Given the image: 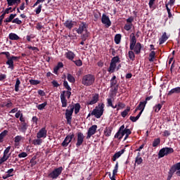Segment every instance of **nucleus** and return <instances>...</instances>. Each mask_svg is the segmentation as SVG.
<instances>
[{"label":"nucleus","mask_w":180,"mask_h":180,"mask_svg":"<svg viewBox=\"0 0 180 180\" xmlns=\"http://www.w3.org/2000/svg\"><path fill=\"white\" fill-rule=\"evenodd\" d=\"M117 91H119V84H117L115 86H114L112 95L116 96V95L117 94Z\"/></svg>","instance_id":"49"},{"label":"nucleus","mask_w":180,"mask_h":180,"mask_svg":"<svg viewBox=\"0 0 180 180\" xmlns=\"http://www.w3.org/2000/svg\"><path fill=\"white\" fill-rule=\"evenodd\" d=\"M6 64L8 65V68H11V70H14L15 66L13 65V61L11 58L8 59V60L6 62Z\"/></svg>","instance_id":"29"},{"label":"nucleus","mask_w":180,"mask_h":180,"mask_svg":"<svg viewBox=\"0 0 180 180\" xmlns=\"http://www.w3.org/2000/svg\"><path fill=\"white\" fill-rule=\"evenodd\" d=\"M101 22L103 25H105L107 27H110L112 25V22L109 18V16L106 15V14L103 13L101 18Z\"/></svg>","instance_id":"12"},{"label":"nucleus","mask_w":180,"mask_h":180,"mask_svg":"<svg viewBox=\"0 0 180 180\" xmlns=\"http://www.w3.org/2000/svg\"><path fill=\"white\" fill-rule=\"evenodd\" d=\"M63 86L68 90V91H72V89H71V86H70V85H68V82H67L66 80H64L63 82Z\"/></svg>","instance_id":"48"},{"label":"nucleus","mask_w":180,"mask_h":180,"mask_svg":"<svg viewBox=\"0 0 180 180\" xmlns=\"http://www.w3.org/2000/svg\"><path fill=\"white\" fill-rule=\"evenodd\" d=\"M125 151H126V149H122L115 153L112 156V161H116V160H117V158H120V157H121L122 154H124Z\"/></svg>","instance_id":"20"},{"label":"nucleus","mask_w":180,"mask_h":180,"mask_svg":"<svg viewBox=\"0 0 180 180\" xmlns=\"http://www.w3.org/2000/svg\"><path fill=\"white\" fill-rule=\"evenodd\" d=\"M115 70H116V64L112 63V62H110V67L108 69V72H115Z\"/></svg>","instance_id":"34"},{"label":"nucleus","mask_w":180,"mask_h":180,"mask_svg":"<svg viewBox=\"0 0 180 180\" xmlns=\"http://www.w3.org/2000/svg\"><path fill=\"white\" fill-rule=\"evenodd\" d=\"M88 37H89V32H84V34H83L81 36V39L82 41H86V39H88Z\"/></svg>","instance_id":"46"},{"label":"nucleus","mask_w":180,"mask_h":180,"mask_svg":"<svg viewBox=\"0 0 180 180\" xmlns=\"http://www.w3.org/2000/svg\"><path fill=\"white\" fill-rule=\"evenodd\" d=\"M60 102L62 103V108H67L68 101L65 98V91H63L60 94Z\"/></svg>","instance_id":"19"},{"label":"nucleus","mask_w":180,"mask_h":180,"mask_svg":"<svg viewBox=\"0 0 180 180\" xmlns=\"http://www.w3.org/2000/svg\"><path fill=\"white\" fill-rule=\"evenodd\" d=\"M128 56H129V58L131 60V61H134V58H136V56L134 55V52H133V50L129 51Z\"/></svg>","instance_id":"42"},{"label":"nucleus","mask_w":180,"mask_h":180,"mask_svg":"<svg viewBox=\"0 0 180 180\" xmlns=\"http://www.w3.org/2000/svg\"><path fill=\"white\" fill-rule=\"evenodd\" d=\"M43 8V6L40 4L34 11L36 15L40 14V12H41V8Z\"/></svg>","instance_id":"56"},{"label":"nucleus","mask_w":180,"mask_h":180,"mask_svg":"<svg viewBox=\"0 0 180 180\" xmlns=\"http://www.w3.org/2000/svg\"><path fill=\"white\" fill-rule=\"evenodd\" d=\"M110 63H112V64H117V63H120V58H119L118 56H114L112 59Z\"/></svg>","instance_id":"37"},{"label":"nucleus","mask_w":180,"mask_h":180,"mask_svg":"<svg viewBox=\"0 0 180 180\" xmlns=\"http://www.w3.org/2000/svg\"><path fill=\"white\" fill-rule=\"evenodd\" d=\"M113 130V127H107L104 129V135L105 137H110L112 136V131Z\"/></svg>","instance_id":"24"},{"label":"nucleus","mask_w":180,"mask_h":180,"mask_svg":"<svg viewBox=\"0 0 180 180\" xmlns=\"http://www.w3.org/2000/svg\"><path fill=\"white\" fill-rule=\"evenodd\" d=\"M63 167H59L58 168L54 169L49 175V178H51L52 179H57L58 176L61 175L63 172Z\"/></svg>","instance_id":"6"},{"label":"nucleus","mask_w":180,"mask_h":180,"mask_svg":"<svg viewBox=\"0 0 180 180\" xmlns=\"http://www.w3.org/2000/svg\"><path fill=\"white\" fill-rule=\"evenodd\" d=\"M140 155H141V153H140V152H139L135 158V165H136V164L137 165H141V164H143V158L140 157Z\"/></svg>","instance_id":"25"},{"label":"nucleus","mask_w":180,"mask_h":180,"mask_svg":"<svg viewBox=\"0 0 180 180\" xmlns=\"http://www.w3.org/2000/svg\"><path fill=\"white\" fill-rule=\"evenodd\" d=\"M8 37L10 40H19V39H20L19 36L15 33H10Z\"/></svg>","instance_id":"32"},{"label":"nucleus","mask_w":180,"mask_h":180,"mask_svg":"<svg viewBox=\"0 0 180 180\" xmlns=\"http://www.w3.org/2000/svg\"><path fill=\"white\" fill-rule=\"evenodd\" d=\"M174 153V148H162L159 150L158 158H164V157L169 155V154H172Z\"/></svg>","instance_id":"5"},{"label":"nucleus","mask_w":180,"mask_h":180,"mask_svg":"<svg viewBox=\"0 0 180 180\" xmlns=\"http://www.w3.org/2000/svg\"><path fill=\"white\" fill-rule=\"evenodd\" d=\"M112 106H113V101H112V98H107V107L112 108Z\"/></svg>","instance_id":"55"},{"label":"nucleus","mask_w":180,"mask_h":180,"mask_svg":"<svg viewBox=\"0 0 180 180\" xmlns=\"http://www.w3.org/2000/svg\"><path fill=\"white\" fill-rule=\"evenodd\" d=\"M4 106H6V108H11V107H12V105H13V103H12V101H8V103L4 102Z\"/></svg>","instance_id":"62"},{"label":"nucleus","mask_w":180,"mask_h":180,"mask_svg":"<svg viewBox=\"0 0 180 180\" xmlns=\"http://www.w3.org/2000/svg\"><path fill=\"white\" fill-rule=\"evenodd\" d=\"M68 81L72 84H74V82H75V77H74V76H72L71 74H68Z\"/></svg>","instance_id":"43"},{"label":"nucleus","mask_w":180,"mask_h":180,"mask_svg":"<svg viewBox=\"0 0 180 180\" xmlns=\"http://www.w3.org/2000/svg\"><path fill=\"white\" fill-rule=\"evenodd\" d=\"M98 125L96 124L92 125L90 128H89L87 135L86 136V140H89V139H91V137H92V136L96 133Z\"/></svg>","instance_id":"10"},{"label":"nucleus","mask_w":180,"mask_h":180,"mask_svg":"<svg viewBox=\"0 0 180 180\" xmlns=\"http://www.w3.org/2000/svg\"><path fill=\"white\" fill-rule=\"evenodd\" d=\"M129 112H130V107H127V109H125L124 111L121 112L122 117H126V116L129 115Z\"/></svg>","instance_id":"38"},{"label":"nucleus","mask_w":180,"mask_h":180,"mask_svg":"<svg viewBox=\"0 0 180 180\" xmlns=\"http://www.w3.org/2000/svg\"><path fill=\"white\" fill-rule=\"evenodd\" d=\"M168 40V36H167V32H164L162 37L159 39V44H164L165 41Z\"/></svg>","instance_id":"26"},{"label":"nucleus","mask_w":180,"mask_h":180,"mask_svg":"<svg viewBox=\"0 0 180 180\" xmlns=\"http://www.w3.org/2000/svg\"><path fill=\"white\" fill-rule=\"evenodd\" d=\"M122 131L125 134H131V131L130 130V129H127V127H126V128L124 127Z\"/></svg>","instance_id":"58"},{"label":"nucleus","mask_w":180,"mask_h":180,"mask_svg":"<svg viewBox=\"0 0 180 180\" xmlns=\"http://www.w3.org/2000/svg\"><path fill=\"white\" fill-rule=\"evenodd\" d=\"M131 27H133V24H125L124 26V30H127V32H129V30H131Z\"/></svg>","instance_id":"50"},{"label":"nucleus","mask_w":180,"mask_h":180,"mask_svg":"<svg viewBox=\"0 0 180 180\" xmlns=\"http://www.w3.org/2000/svg\"><path fill=\"white\" fill-rule=\"evenodd\" d=\"M46 106H47V101L44 102L41 104H39L38 105H37V108L38 110H43V109H44Z\"/></svg>","instance_id":"36"},{"label":"nucleus","mask_w":180,"mask_h":180,"mask_svg":"<svg viewBox=\"0 0 180 180\" xmlns=\"http://www.w3.org/2000/svg\"><path fill=\"white\" fill-rule=\"evenodd\" d=\"M114 40H115V44H120V40H122V34H115Z\"/></svg>","instance_id":"31"},{"label":"nucleus","mask_w":180,"mask_h":180,"mask_svg":"<svg viewBox=\"0 0 180 180\" xmlns=\"http://www.w3.org/2000/svg\"><path fill=\"white\" fill-rule=\"evenodd\" d=\"M8 136V130H4L0 134V143H4V139Z\"/></svg>","instance_id":"30"},{"label":"nucleus","mask_w":180,"mask_h":180,"mask_svg":"<svg viewBox=\"0 0 180 180\" xmlns=\"http://www.w3.org/2000/svg\"><path fill=\"white\" fill-rule=\"evenodd\" d=\"M164 137H169V136H171V131L168 130H165L163 132Z\"/></svg>","instance_id":"64"},{"label":"nucleus","mask_w":180,"mask_h":180,"mask_svg":"<svg viewBox=\"0 0 180 180\" xmlns=\"http://www.w3.org/2000/svg\"><path fill=\"white\" fill-rule=\"evenodd\" d=\"M117 106L118 108H117V110H120V109H124V108H126V104L122 102H119Z\"/></svg>","instance_id":"47"},{"label":"nucleus","mask_w":180,"mask_h":180,"mask_svg":"<svg viewBox=\"0 0 180 180\" xmlns=\"http://www.w3.org/2000/svg\"><path fill=\"white\" fill-rule=\"evenodd\" d=\"M105 108V104L103 103L98 104L91 112V116H95L96 119H101L102 115H103V111Z\"/></svg>","instance_id":"3"},{"label":"nucleus","mask_w":180,"mask_h":180,"mask_svg":"<svg viewBox=\"0 0 180 180\" xmlns=\"http://www.w3.org/2000/svg\"><path fill=\"white\" fill-rule=\"evenodd\" d=\"M75 115H78L79 113V110H81V104L77 103L74 105Z\"/></svg>","instance_id":"28"},{"label":"nucleus","mask_w":180,"mask_h":180,"mask_svg":"<svg viewBox=\"0 0 180 180\" xmlns=\"http://www.w3.org/2000/svg\"><path fill=\"white\" fill-rule=\"evenodd\" d=\"M129 41V49L133 50L135 52V54H140V53H141V49L143 46H141V44L140 42H137V39H136V35H134V33H131L130 34Z\"/></svg>","instance_id":"1"},{"label":"nucleus","mask_w":180,"mask_h":180,"mask_svg":"<svg viewBox=\"0 0 180 180\" xmlns=\"http://www.w3.org/2000/svg\"><path fill=\"white\" fill-rule=\"evenodd\" d=\"M161 108H162V104H158L154 106L153 109L156 113H158L161 110Z\"/></svg>","instance_id":"45"},{"label":"nucleus","mask_w":180,"mask_h":180,"mask_svg":"<svg viewBox=\"0 0 180 180\" xmlns=\"http://www.w3.org/2000/svg\"><path fill=\"white\" fill-rule=\"evenodd\" d=\"M5 161H8V158H6V155H4L3 157L0 159V164H4Z\"/></svg>","instance_id":"60"},{"label":"nucleus","mask_w":180,"mask_h":180,"mask_svg":"<svg viewBox=\"0 0 180 180\" xmlns=\"http://www.w3.org/2000/svg\"><path fill=\"white\" fill-rule=\"evenodd\" d=\"M176 171H178V168H176V165L175 164L171 167V168L168 172L167 180H171V179L174 176V174H175V172H176Z\"/></svg>","instance_id":"16"},{"label":"nucleus","mask_w":180,"mask_h":180,"mask_svg":"<svg viewBox=\"0 0 180 180\" xmlns=\"http://www.w3.org/2000/svg\"><path fill=\"white\" fill-rule=\"evenodd\" d=\"M154 60H155V51H152L149 53V61H150V63H153V62H154Z\"/></svg>","instance_id":"33"},{"label":"nucleus","mask_w":180,"mask_h":180,"mask_svg":"<svg viewBox=\"0 0 180 180\" xmlns=\"http://www.w3.org/2000/svg\"><path fill=\"white\" fill-rule=\"evenodd\" d=\"M30 164H31V167H33L34 165H36V164H37V162L35 160L34 158H32L30 160Z\"/></svg>","instance_id":"59"},{"label":"nucleus","mask_w":180,"mask_h":180,"mask_svg":"<svg viewBox=\"0 0 180 180\" xmlns=\"http://www.w3.org/2000/svg\"><path fill=\"white\" fill-rule=\"evenodd\" d=\"M77 24V22L72 21V20H67L64 23L63 25L66 29H69V30H71L74 27V25Z\"/></svg>","instance_id":"18"},{"label":"nucleus","mask_w":180,"mask_h":180,"mask_svg":"<svg viewBox=\"0 0 180 180\" xmlns=\"http://www.w3.org/2000/svg\"><path fill=\"white\" fill-rule=\"evenodd\" d=\"M72 113H74V105L70 104L65 110V119L68 124L71 125L72 121Z\"/></svg>","instance_id":"4"},{"label":"nucleus","mask_w":180,"mask_h":180,"mask_svg":"<svg viewBox=\"0 0 180 180\" xmlns=\"http://www.w3.org/2000/svg\"><path fill=\"white\" fill-rule=\"evenodd\" d=\"M26 157H27V154L25 152L18 154V158H26Z\"/></svg>","instance_id":"61"},{"label":"nucleus","mask_w":180,"mask_h":180,"mask_svg":"<svg viewBox=\"0 0 180 180\" xmlns=\"http://www.w3.org/2000/svg\"><path fill=\"white\" fill-rule=\"evenodd\" d=\"M180 93V87L177 86L174 89H172L167 94L168 96H171L173 94H179Z\"/></svg>","instance_id":"27"},{"label":"nucleus","mask_w":180,"mask_h":180,"mask_svg":"<svg viewBox=\"0 0 180 180\" xmlns=\"http://www.w3.org/2000/svg\"><path fill=\"white\" fill-rule=\"evenodd\" d=\"M123 129H124V124L122 125L117 132L115 135V139H119V140H122L123 136H124V132L123 131Z\"/></svg>","instance_id":"13"},{"label":"nucleus","mask_w":180,"mask_h":180,"mask_svg":"<svg viewBox=\"0 0 180 180\" xmlns=\"http://www.w3.org/2000/svg\"><path fill=\"white\" fill-rule=\"evenodd\" d=\"M146 105H147V101H141L137 106V109L141 110L139 112H141V115L143 114V112H144V109H146Z\"/></svg>","instance_id":"22"},{"label":"nucleus","mask_w":180,"mask_h":180,"mask_svg":"<svg viewBox=\"0 0 180 180\" xmlns=\"http://www.w3.org/2000/svg\"><path fill=\"white\" fill-rule=\"evenodd\" d=\"M99 101V94H95L93 95L91 101H88L86 102V105H95Z\"/></svg>","instance_id":"17"},{"label":"nucleus","mask_w":180,"mask_h":180,"mask_svg":"<svg viewBox=\"0 0 180 180\" xmlns=\"http://www.w3.org/2000/svg\"><path fill=\"white\" fill-rule=\"evenodd\" d=\"M101 14L99 11H96L94 13V22H96L101 18Z\"/></svg>","instance_id":"44"},{"label":"nucleus","mask_w":180,"mask_h":180,"mask_svg":"<svg viewBox=\"0 0 180 180\" xmlns=\"http://www.w3.org/2000/svg\"><path fill=\"white\" fill-rule=\"evenodd\" d=\"M43 140L39 138L37 139L33 140L32 141V144H34V146H41Z\"/></svg>","instance_id":"40"},{"label":"nucleus","mask_w":180,"mask_h":180,"mask_svg":"<svg viewBox=\"0 0 180 180\" xmlns=\"http://www.w3.org/2000/svg\"><path fill=\"white\" fill-rule=\"evenodd\" d=\"M88 27V25H86V22H81L79 25V29L76 28V32L77 34H82L84 32V33H88V30H86Z\"/></svg>","instance_id":"9"},{"label":"nucleus","mask_w":180,"mask_h":180,"mask_svg":"<svg viewBox=\"0 0 180 180\" xmlns=\"http://www.w3.org/2000/svg\"><path fill=\"white\" fill-rule=\"evenodd\" d=\"M29 82L31 85H39L40 84V81L34 79H30Z\"/></svg>","instance_id":"51"},{"label":"nucleus","mask_w":180,"mask_h":180,"mask_svg":"<svg viewBox=\"0 0 180 180\" xmlns=\"http://www.w3.org/2000/svg\"><path fill=\"white\" fill-rule=\"evenodd\" d=\"M161 143V139L160 138L155 139L153 142V147H158Z\"/></svg>","instance_id":"39"},{"label":"nucleus","mask_w":180,"mask_h":180,"mask_svg":"<svg viewBox=\"0 0 180 180\" xmlns=\"http://www.w3.org/2000/svg\"><path fill=\"white\" fill-rule=\"evenodd\" d=\"M65 56L68 60H70V61H74V58H75V53L71 51H68L65 53Z\"/></svg>","instance_id":"21"},{"label":"nucleus","mask_w":180,"mask_h":180,"mask_svg":"<svg viewBox=\"0 0 180 180\" xmlns=\"http://www.w3.org/2000/svg\"><path fill=\"white\" fill-rule=\"evenodd\" d=\"M77 140L76 143V147H77L78 148L81 147V146H82L85 136H84V134L82 132H77Z\"/></svg>","instance_id":"11"},{"label":"nucleus","mask_w":180,"mask_h":180,"mask_svg":"<svg viewBox=\"0 0 180 180\" xmlns=\"http://www.w3.org/2000/svg\"><path fill=\"white\" fill-rule=\"evenodd\" d=\"M75 134L74 133H70L67 135L61 143L62 147H68V144L72 141V139L75 140Z\"/></svg>","instance_id":"8"},{"label":"nucleus","mask_w":180,"mask_h":180,"mask_svg":"<svg viewBox=\"0 0 180 180\" xmlns=\"http://www.w3.org/2000/svg\"><path fill=\"white\" fill-rule=\"evenodd\" d=\"M51 84L54 88H58V86H60V84H58L56 80L52 81Z\"/></svg>","instance_id":"63"},{"label":"nucleus","mask_w":180,"mask_h":180,"mask_svg":"<svg viewBox=\"0 0 180 180\" xmlns=\"http://www.w3.org/2000/svg\"><path fill=\"white\" fill-rule=\"evenodd\" d=\"M77 67H81L82 65V60L81 59L77 60H72Z\"/></svg>","instance_id":"52"},{"label":"nucleus","mask_w":180,"mask_h":180,"mask_svg":"<svg viewBox=\"0 0 180 180\" xmlns=\"http://www.w3.org/2000/svg\"><path fill=\"white\" fill-rule=\"evenodd\" d=\"M118 169H119V162H117L116 165H115V166L114 167V169L112 171V176L110 174V172H108V175H109L110 179H111V180H117L115 178H116V174H117V170Z\"/></svg>","instance_id":"15"},{"label":"nucleus","mask_w":180,"mask_h":180,"mask_svg":"<svg viewBox=\"0 0 180 180\" xmlns=\"http://www.w3.org/2000/svg\"><path fill=\"white\" fill-rule=\"evenodd\" d=\"M95 82V76L92 74H87L82 77V84L84 86H91Z\"/></svg>","instance_id":"2"},{"label":"nucleus","mask_w":180,"mask_h":180,"mask_svg":"<svg viewBox=\"0 0 180 180\" xmlns=\"http://www.w3.org/2000/svg\"><path fill=\"white\" fill-rule=\"evenodd\" d=\"M22 139H23V137H22V136L18 135L14 138V142L15 143H20V141H22Z\"/></svg>","instance_id":"53"},{"label":"nucleus","mask_w":180,"mask_h":180,"mask_svg":"<svg viewBox=\"0 0 180 180\" xmlns=\"http://www.w3.org/2000/svg\"><path fill=\"white\" fill-rule=\"evenodd\" d=\"M37 139H46L47 137V129L46 127L41 128L37 134Z\"/></svg>","instance_id":"14"},{"label":"nucleus","mask_w":180,"mask_h":180,"mask_svg":"<svg viewBox=\"0 0 180 180\" xmlns=\"http://www.w3.org/2000/svg\"><path fill=\"white\" fill-rule=\"evenodd\" d=\"M140 116H141V112H139L136 117H133V116H131L129 117V120H131V122H136L139 120V119H140Z\"/></svg>","instance_id":"41"},{"label":"nucleus","mask_w":180,"mask_h":180,"mask_svg":"<svg viewBox=\"0 0 180 180\" xmlns=\"http://www.w3.org/2000/svg\"><path fill=\"white\" fill-rule=\"evenodd\" d=\"M20 86V79L19 78L16 79L15 84V92H19V88Z\"/></svg>","instance_id":"35"},{"label":"nucleus","mask_w":180,"mask_h":180,"mask_svg":"<svg viewBox=\"0 0 180 180\" xmlns=\"http://www.w3.org/2000/svg\"><path fill=\"white\" fill-rule=\"evenodd\" d=\"M1 55L6 56V58L7 60H9L11 58V53L9 51H5V52H1L0 53Z\"/></svg>","instance_id":"54"},{"label":"nucleus","mask_w":180,"mask_h":180,"mask_svg":"<svg viewBox=\"0 0 180 180\" xmlns=\"http://www.w3.org/2000/svg\"><path fill=\"white\" fill-rule=\"evenodd\" d=\"M27 127H29L27 122H21V124L18 127V129L20 131H22V133H26V131L27 130Z\"/></svg>","instance_id":"23"},{"label":"nucleus","mask_w":180,"mask_h":180,"mask_svg":"<svg viewBox=\"0 0 180 180\" xmlns=\"http://www.w3.org/2000/svg\"><path fill=\"white\" fill-rule=\"evenodd\" d=\"M8 6H13L16 4V0H7Z\"/></svg>","instance_id":"57"},{"label":"nucleus","mask_w":180,"mask_h":180,"mask_svg":"<svg viewBox=\"0 0 180 180\" xmlns=\"http://www.w3.org/2000/svg\"><path fill=\"white\" fill-rule=\"evenodd\" d=\"M16 18V14H11L8 18L4 20V23H16V25H22V20Z\"/></svg>","instance_id":"7"}]
</instances>
